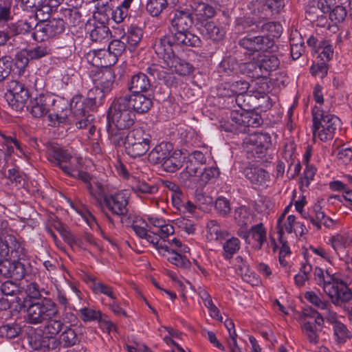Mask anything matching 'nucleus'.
<instances>
[{
    "mask_svg": "<svg viewBox=\"0 0 352 352\" xmlns=\"http://www.w3.org/2000/svg\"><path fill=\"white\" fill-rule=\"evenodd\" d=\"M219 171L217 167L203 168L198 174L199 186H204L211 179L218 177Z\"/></svg>",
    "mask_w": 352,
    "mask_h": 352,
    "instance_id": "a19ab883",
    "label": "nucleus"
},
{
    "mask_svg": "<svg viewBox=\"0 0 352 352\" xmlns=\"http://www.w3.org/2000/svg\"><path fill=\"white\" fill-rule=\"evenodd\" d=\"M50 53V50L43 45H37L34 47L27 49V54L30 57V60L41 58Z\"/></svg>",
    "mask_w": 352,
    "mask_h": 352,
    "instance_id": "680f3d73",
    "label": "nucleus"
},
{
    "mask_svg": "<svg viewBox=\"0 0 352 352\" xmlns=\"http://www.w3.org/2000/svg\"><path fill=\"white\" fill-rule=\"evenodd\" d=\"M133 191L138 195L154 194L157 191V188L154 185H149L145 182L138 181L133 186Z\"/></svg>",
    "mask_w": 352,
    "mask_h": 352,
    "instance_id": "a18cd8bd",
    "label": "nucleus"
},
{
    "mask_svg": "<svg viewBox=\"0 0 352 352\" xmlns=\"http://www.w3.org/2000/svg\"><path fill=\"white\" fill-rule=\"evenodd\" d=\"M260 27L263 32H267L268 38H279L283 32L281 23H261Z\"/></svg>",
    "mask_w": 352,
    "mask_h": 352,
    "instance_id": "09e8293b",
    "label": "nucleus"
},
{
    "mask_svg": "<svg viewBox=\"0 0 352 352\" xmlns=\"http://www.w3.org/2000/svg\"><path fill=\"white\" fill-rule=\"evenodd\" d=\"M58 314L56 304L49 298H43L28 306L25 318L28 324L34 325L46 321L44 333L50 335L48 337H55L63 327V322L60 320L54 319Z\"/></svg>",
    "mask_w": 352,
    "mask_h": 352,
    "instance_id": "f257e3e1",
    "label": "nucleus"
},
{
    "mask_svg": "<svg viewBox=\"0 0 352 352\" xmlns=\"http://www.w3.org/2000/svg\"><path fill=\"white\" fill-rule=\"evenodd\" d=\"M252 99V96L248 92L235 96V102L243 111H248L252 107L250 102Z\"/></svg>",
    "mask_w": 352,
    "mask_h": 352,
    "instance_id": "69168bd1",
    "label": "nucleus"
},
{
    "mask_svg": "<svg viewBox=\"0 0 352 352\" xmlns=\"http://www.w3.org/2000/svg\"><path fill=\"white\" fill-rule=\"evenodd\" d=\"M294 34L290 38L291 56L294 60L298 59L305 52V43L301 37L299 38V43H294Z\"/></svg>",
    "mask_w": 352,
    "mask_h": 352,
    "instance_id": "052dcab7",
    "label": "nucleus"
},
{
    "mask_svg": "<svg viewBox=\"0 0 352 352\" xmlns=\"http://www.w3.org/2000/svg\"><path fill=\"white\" fill-rule=\"evenodd\" d=\"M214 206L217 213L221 217L228 216L231 211L229 200L223 197H219L216 199Z\"/></svg>",
    "mask_w": 352,
    "mask_h": 352,
    "instance_id": "4d7b16f0",
    "label": "nucleus"
},
{
    "mask_svg": "<svg viewBox=\"0 0 352 352\" xmlns=\"http://www.w3.org/2000/svg\"><path fill=\"white\" fill-rule=\"evenodd\" d=\"M21 330L20 326L15 322L6 324L0 327V336L6 339H12L19 335Z\"/></svg>",
    "mask_w": 352,
    "mask_h": 352,
    "instance_id": "79ce46f5",
    "label": "nucleus"
},
{
    "mask_svg": "<svg viewBox=\"0 0 352 352\" xmlns=\"http://www.w3.org/2000/svg\"><path fill=\"white\" fill-rule=\"evenodd\" d=\"M34 16L37 22H49L52 8L48 5H42L40 8L35 9Z\"/></svg>",
    "mask_w": 352,
    "mask_h": 352,
    "instance_id": "0e129e2a",
    "label": "nucleus"
},
{
    "mask_svg": "<svg viewBox=\"0 0 352 352\" xmlns=\"http://www.w3.org/2000/svg\"><path fill=\"white\" fill-rule=\"evenodd\" d=\"M151 86L148 77L144 73L138 72L131 76L128 89L131 93H144L148 91Z\"/></svg>",
    "mask_w": 352,
    "mask_h": 352,
    "instance_id": "412c9836",
    "label": "nucleus"
},
{
    "mask_svg": "<svg viewBox=\"0 0 352 352\" xmlns=\"http://www.w3.org/2000/svg\"><path fill=\"white\" fill-rule=\"evenodd\" d=\"M239 71L253 78H258L264 76V74L261 72L260 67L258 59L256 61L253 60L241 63L240 64Z\"/></svg>",
    "mask_w": 352,
    "mask_h": 352,
    "instance_id": "c756f323",
    "label": "nucleus"
},
{
    "mask_svg": "<svg viewBox=\"0 0 352 352\" xmlns=\"http://www.w3.org/2000/svg\"><path fill=\"white\" fill-rule=\"evenodd\" d=\"M133 0H123L121 4L114 10L113 21L114 22H122L126 18L128 21L137 20L133 18L129 9Z\"/></svg>",
    "mask_w": 352,
    "mask_h": 352,
    "instance_id": "2f4dec72",
    "label": "nucleus"
},
{
    "mask_svg": "<svg viewBox=\"0 0 352 352\" xmlns=\"http://www.w3.org/2000/svg\"><path fill=\"white\" fill-rule=\"evenodd\" d=\"M128 98L116 97L109 108L107 132L111 137L117 136L118 131L132 126L135 120V113L129 107Z\"/></svg>",
    "mask_w": 352,
    "mask_h": 352,
    "instance_id": "f03ea898",
    "label": "nucleus"
},
{
    "mask_svg": "<svg viewBox=\"0 0 352 352\" xmlns=\"http://www.w3.org/2000/svg\"><path fill=\"white\" fill-rule=\"evenodd\" d=\"M107 94L103 93V91L99 88L94 87L90 89L88 93V98L85 99L87 107H90V109L93 105L99 106L102 104L103 100Z\"/></svg>",
    "mask_w": 352,
    "mask_h": 352,
    "instance_id": "58836bf2",
    "label": "nucleus"
},
{
    "mask_svg": "<svg viewBox=\"0 0 352 352\" xmlns=\"http://www.w3.org/2000/svg\"><path fill=\"white\" fill-rule=\"evenodd\" d=\"M85 58L89 64L96 67H108L117 63L108 49L90 50L85 55Z\"/></svg>",
    "mask_w": 352,
    "mask_h": 352,
    "instance_id": "2eb2a0df",
    "label": "nucleus"
},
{
    "mask_svg": "<svg viewBox=\"0 0 352 352\" xmlns=\"http://www.w3.org/2000/svg\"><path fill=\"white\" fill-rule=\"evenodd\" d=\"M305 298L313 305L322 310L327 309L328 307H331L327 301L320 298L314 292H307L305 294Z\"/></svg>",
    "mask_w": 352,
    "mask_h": 352,
    "instance_id": "13d9d810",
    "label": "nucleus"
},
{
    "mask_svg": "<svg viewBox=\"0 0 352 352\" xmlns=\"http://www.w3.org/2000/svg\"><path fill=\"white\" fill-rule=\"evenodd\" d=\"M28 342L31 348L36 351H45L56 349L58 342L56 337L34 333L29 336Z\"/></svg>",
    "mask_w": 352,
    "mask_h": 352,
    "instance_id": "f3484780",
    "label": "nucleus"
},
{
    "mask_svg": "<svg viewBox=\"0 0 352 352\" xmlns=\"http://www.w3.org/2000/svg\"><path fill=\"white\" fill-rule=\"evenodd\" d=\"M284 6V0H266V3L260 18L266 21L271 20L272 16L279 13Z\"/></svg>",
    "mask_w": 352,
    "mask_h": 352,
    "instance_id": "cd10ccee",
    "label": "nucleus"
},
{
    "mask_svg": "<svg viewBox=\"0 0 352 352\" xmlns=\"http://www.w3.org/2000/svg\"><path fill=\"white\" fill-rule=\"evenodd\" d=\"M111 36V32L109 28L104 23H99L96 25L90 32V38L92 41L102 42L104 40H108Z\"/></svg>",
    "mask_w": 352,
    "mask_h": 352,
    "instance_id": "72a5a7b5",
    "label": "nucleus"
},
{
    "mask_svg": "<svg viewBox=\"0 0 352 352\" xmlns=\"http://www.w3.org/2000/svg\"><path fill=\"white\" fill-rule=\"evenodd\" d=\"M241 248V243L238 238L231 237L223 243V256L226 259H230Z\"/></svg>",
    "mask_w": 352,
    "mask_h": 352,
    "instance_id": "4c0bfd02",
    "label": "nucleus"
},
{
    "mask_svg": "<svg viewBox=\"0 0 352 352\" xmlns=\"http://www.w3.org/2000/svg\"><path fill=\"white\" fill-rule=\"evenodd\" d=\"M247 243L250 244L251 239L256 243V248L260 250L267 240V232L264 225L262 223L252 226L244 235H241Z\"/></svg>",
    "mask_w": 352,
    "mask_h": 352,
    "instance_id": "6ab92c4d",
    "label": "nucleus"
},
{
    "mask_svg": "<svg viewBox=\"0 0 352 352\" xmlns=\"http://www.w3.org/2000/svg\"><path fill=\"white\" fill-rule=\"evenodd\" d=\"M167 260L172 264L184 269L189 268L190 266V261L184 256L171 250L170 255L167 257Z\"/></svg>",
    "mask_w": 352,
    "mask_h": 352,
    "instance_id": "de8ad7c7",
    "label": "nucleus"
},
{
    "mask_svg": "<svg viewBox=\"0 0 352 352\" xmlns=\"http://www.w3.org/2000/svg\"><path fill=\"white\" fill-rule=\"evenodd\" d=\"M71 106L76 127L87 129L94 121L93 116L89 114L90 107H87L85 99L79 96L73 97Z\"/></svg>",
    "mask_w": 352,
    "mask_h": 352,
    "instance_id": "9d476101",
    "label": "nucleus"
},
{
    "mask_svg": "<svg viewBox=\"0 0 352 352\" xmlns=\"http://www.w3.org/2000/svg\"><path fill=\"white\" fill-rule=\"evenodd\" d=\"M170 33L174 35L177 42L188 46L196 47L200 44L199 38L188 31L184 28H181L179 23H172L170 28Z\"/></svg>",
    "mask_w": 352,
    "mask_h": 352,
    "instance_id": "a211bd4d",
    "label": "nucleus"
},
{
    "mask_svg": "<svg viewBox=\"0 0 352 352\" xmlns=\"http://www.w3.org/2000/svg\"><path fill=\"white\" fill-rule=\"evenodd\" d=\"M195 20L198 22H203L215 14L214 8L208 4L201 1H195L191 6Z\"/></svg>",
    "mask_w": 352,
    "mask_h": 352,
    "instance_id": "b1692460",
    "label": "nucleus"
},
{
    "mask_svg": "<svg viewBox=\"0 0 352 352\" xmlns=\"http://www.w3.org/2000/svg\"><path fill=\"white\" fill-rule=\"evenodd\" d=\"M234 219L241 227L246 226L252 223L253 216L250 210L245 206H241L234 210Z\"/></svg>",
    "mask_w": 352,
    "mask_h": 352,
    "instance_id": "f704fd0d",
    "label": "nucleus"
},
{
    "mask_svg": "<svg viewBox=\"0 0 352 352\" xmlns=\"http://www.w3.org/2000/svg\"><path fill=\"white\" fill-rule=\"evenodd\" d=\"M142 35L143 32L142 28L132 25L130 29H128L126 40L129 45L136 46L141 41Z\"/></svg>",
    "mask_w": 352,
    "mask_h": 352,
    "instance_id": "49530a36",
    "label": "nucleus"
},
{
    "mask_svg": "<svg viewBox=\"0 0 352 352\" xmlns=\"http://www.w3.org/2000/svg\"><path fill=\"white\" fill-rule=\"evenodd\" d=\"M173 150V146L169 142H161L155 146L149 153L148 161L154 164H162L169 157Z\"/></svg>",
    "mask_w": 352,
    "mask_h": 352,
    "instance_id": "aec40b11",
    "label": "nucleus"
},
{
    "mask_svg": "<svg viewBox=\"0 0 352 352\" xmlns=\"http://www.w3.org/2000/svg\"><path fill=\"white\" fill-rule=\"evenodd\" d=\"M155 50L157 54L164 60L166 66L173 69L179 75L186 76L192 72V65L177 56L173 53L172 45L166 40H162L158 44H156Z\"/></svg>",
    "mask_w": 352,
    "mask_h": 352,
    "instance_id": "39448f33",
    "label": "nucleus"
},
{
    "mask_svg": "<svg viewBox=\"0 0 352 352\" xmlns=\"http://www.w3.org/2000/svg\"><path fill=\"white\" fill-rule=\"evenodd\" d=\"M330 279L324 284V292L335 305L349 301L352 298L351 290L336 274L329 272Z\"/></svg>",
    "mask_w": 352,
    "mask_h": 352,
    "instance_id": "6e6552de",
    "label": "nucleus"
},
{
    "mask_svg": "<svg viewBox=\"0 0 352 352\" xmlns=\"http://www.w3.org/2000/svg\"><path fill=\"white\" fill-rule=\"evenodd\" d=\"M271 144V137L266 133H254L247 136L243 148L248 157H261Z\"/></svg>",
    "mask_w": 352,
    "mask_h": 352,
    "instance_id": "1a4fd4ad",
    "label": "nucleus"
},
{
    "mask_svg": "<svg viewBox=\"0 0 352 352\" xmlns=\"http://www.w3.org/2000/svg\"><path fill=\"white\" fill-rule=\"evenodd\" d=\"M287 176L289 179H293L299 174L301 165L298 160H295L290 156L287 160Z\"/></svg>",
    "mask_w": 352,
    "mask_h": 352,
    "instance_id": "774afa93",
    "label": "nucleus"
},
{
    "mask_svg": "<svg viewBox=\"0 0 352 352\" xmlns=\"http://www.w3.org/2000/svg\"><path fill=\"white\" fill-rule=\"evenodd\" d=\"M11 277L16 280H21L26 274L25 265L19 261H12Z\"/></svg>",
    "mask_w": 352,
    "mask_h": 352,
    "instance_id": "e2e57ef3",
    "label": "nucleus"
},
{
    "mask_svg": "<svg viewBox=\"0 0 352 352\" xmlns=\"http://www.w3.org/2000/svg\"><path fill=\"white\" fill-rule=\"evenodd\" d=\"M313 135L320 140L327 141L333 138L334 133L340 125V120L337 116L326 113L316 106L312 110Z\"/></svg>",
    "mask_w": 352,
    "mask_h": 352,
    "instance_id": "20e7f679",
    "label": "nucleus"
},
{
    "mask_svg": "<svg viewBox=\"0 0 352 352\" xmlns=\"http://www.w3.org/2000/svg\"><path fill=\"white\" fill-rule=\"evenodd\" d=\"M78 341V337L76 331L70 327H67L60 334L58 342V344H63L64 347H70L75 345Z\"/></svg>",
    "mask_w": 352,
    "mask_h": 352,
    "instance_id": "e433bc0d",
    "label": "nucleus"
},
{
    "mask_svg": "<svg viewBox=\"0 0 352 352\" xmlns=\"http://www.w3.org/2000/svg\"><path fill=\"white\" fill-rule=\"evenodd\" d=\"M51 102L53 106V112L48 115L49 119L53 120L54 116H56V119H58L59 122H65L69 114L72 112V106L70 105V109L68 108V103L63 100H52Z\"/></svg>",
    "mask_w": 352,
    "mask_h": 352,
    "instance_id": "5701e85b",
    "label": "nucleus"
},
{
    "mask_svg": "<svg viewBox=\"0 0 352 352\" xmlns=\"http://www.w3.org/2000/svg\"><path fill=\"white\" fill-rule=\"evenodd\" d=\"M151 135L142 128H135L125 138L124 148L126 154L133 158L144 155L150 148Z\"/></svg>",
    "mask_w": 352,
    "mask_h": 352,
    "instance_id": "0eeeda50",
    "label": "nucleus"
},
{
    "mask_svg": "<svg viewBox=\"0 0 352 352\" xmlns=\"http://www.w3.org/2000/svg\"><path fill=\"white\" fill-rule=\"evenodd\" d=\"M146 72L154 79L164 80V82L167 81L166 78L169 76V74L165 72L162 66L156 64L148 66L146 69Z\"/></svg>",
    "mask_w": 352,
    "mask_h": 352,
    "instance_id": "864d4df0",
    "label": "nucleus"
},
{
    "mask_svg": "<svg viewBox=\"0 0 352 352\" xmlns=\"http://www.w3.org/2000/svg\"><path fill=\"white\" fill-rule=\"evenodd\" d=\"M120 97L128 98L129 107L134 113H146L153 106L152 98L150 96H146L143 93H123Z\"/></svg>",
    "mask_w": 352,
    "mask_h": 352,
    "instance_id": "4468645a",
    "label": "nucleus"
},
{
    "mask_svg": "<svg viewBox=\"0 0 352 352\" xmlns=\"http://www.w3.org/2000/svg\"><path fill=\"white\" fill-rule=\"evenodd\" d=\"M244 173L246 178L256 186H263L269 179L267 172L258 167H247L244 170Z\"/></svg>",
    "mask_w": 352,
    "mask_h": 352,
    "instance_id": "393cba45",
    "label": "nucleus"
},
{
    "mask_svg": "<svg viewBox=\"0 0 352 352\" xmlns=\"http://www.w3.org/2000/svg\"><path fill=\"white\" fill-rule=\"evenodd\" d=\"M19 292L18 285L12 280H6L0 285V297L14 296Z\"/></svg>",
    "mask_w": 352,
    "mask_h": 352,
    "instance_id": "3c124183",
    "label": "nucleus"
},
{
    "mask_svg": "<svg viewBox=\"0 0 352 352\" xmlns=\"http://www.w3.org/2000/svg\"><path fill=\"white\" fill-rule=\"evenodd\" d=\"M12 60L10 56L0 58V82L3 81L10 74Z\"/></svg>",
    "mask_w": 352,
    "mask_h": 352,
    "instance_id": "bf43d9fd",
    "label": "nucleus"
},
{
    "mask_svg": "<svg viewBox=\"0 0 352 352\" xmlns=\"http://www.w3.org/2000/svg\"><path fill=\"white\" fill-rule=\"evenodd\" d=\"M179 181L185 188L194 189L199 185L198 174L183 170L179 175Z\"/></svg>",
    "mask_w": 352,
    "mask_h": 352,
    "instance_id": "c9c22d12",
    "label": "nucleus"
},
{
    "mask_svg": "<svg viewBox=\"0 0 352 352\" xmlns=\"http://www.w3.org/2000/svg\"><path fill=\"white\" fill-rule=\"evenodd\" d=\"M128 193L126 191L119 192L113 195L105 197V203L108 209L118 216H125L128 212Z\"/></svg>",
    "mask_w": 352,
    "mask_h": 352,
    "instance_id": "dca6fc26",
    "label": "nucleus"
},
{
    "mask_svg": "<svg viewBox=\"0 0 352 352\" xmlns=\"http://www.w3.org/2000/svg\"><path fill=\"white\" fill-rule=\"evenodd\" d=\"M207 237L210 240H219L223 238V233L217 221H209L207 223Z\"/></svg>",
    "mask_w": 352,
    "mask_h": 352,
    "instance_id": "5fc2aeb1",
    "label": "nucleus"
},
{
    "mask_svg": "<svg viewBox=\"0 0 352 352\" xmlns=\"http://www.w3.org/2000/svg\"><path fill=\"white\" fill-rule=\"evenodd\" d=\"M51 97L49 96L40 95L30 101V112L35 118H41L49 111V104L51 103Z\"/></svg>",
    "mask_w": 352,
    "mask_h": 352,
    "instance_id": "4be33fe9",
    "label": "nucleus"
},
{
    "mask_svg": "<svg viewBox=\"0 0 352 352\" xmlns=\"http://www.w3.org/2000/svg\"><path fill=\"white\" fill-rule=\"evenodd\" d=\"M76 179L84 183L90 196L97 202H100L102 199H105V197H107L106 196V188L104 186L91 176L88 173L82 171L80 173L78 174Z\"/></svg>",
    "mask_w": 352,
    "mask_h": 352,
    "instance_id": "ddd939ff",
    "label": "nucleus"
},
{
    "mask_svg": "<svg viewBox=\"0 0 352 352\" xmlns=\"http://www.w3.org/2000/svg\"><path fill=\"white\" fill-rule=\"evenodd\" d=\"M166 7L165 0H148L146 8L151 16H157Z\"/></svg>",
    "mask_w": 352,
    "mask_h": 352,
    "instance_id": "37998d69",
    "label": "nucleus"
},
{
    "mask_svg": "<svg viewBox=\"0 0 352 352\" xmlns=\"http://www.w3.org/2000/svg\"><path fill=\"white\" fill-rule=\"evenodd\" d=\"M239 44L245 50L243 54L248 55V58H250V56H253V59H254L256 52L267 51L274 46V41L267 36H257L245 37L240 41Z\"/></svg>",
    "mask_w": 352,
    "mask_h": 352,
    "instance_id": "9b49d317",
    "label": "nucleus"
},
{
    "mask_svg": "<svg viewBox=\"0 0 352 352\" xmlns=\"http://www.w3.org/2000/svg\"><path fill=\"white\" fill-rule=\"evenodd\" d=\"M80 318L84 322L98 320L100 318L102 313L88 307H83L79 310Z\"/></svg>",
    "mask_w": 352,
    "mask_h": 352,
    "instance_id": "603ef678",
    "label": "nucleus"
},
{
    "mask_svg": "<svg viewBox=\"0 0 352 352\" xmlns=\"http://www.w3.org/2000/svg\"><path fill=\"white\" fill-rule=\"evenodd\" d=\"M91 288L96 294H104L112 300H116V296L113 288L103 283L94 280Z\"/></svg>",
    "mask_w": 352,
    "mask_h": 352,
    "instance_id": "c03bdc74",
    "label": "nucleus"
},
{
    "mask_svg": "<svg viewBox=\"0 0 352 352\" xmlns=\"http://www.w3.org/2000/svg\"><path fill=\"white\" fill-rule=\"evenodd\" d=\"M239 67L240 65L235 57L228 56L224 58L220 63L218 72L222 75L237 74L239 70Z\"/></svg>",
    "mask_w": 352,
    "mask_h": 352,
    "instance_id": "7c9ffc66",
    "label": "nucleus"
},
{
    "mask_svg": "<svg viewBox=\"0 0 352 352\" xmlns=\"http://www.w3.org/2000/svg\"><path fill=\"white\" fill-rule=\"evenodd\" d=\"M125 43L120 39L113 40L108 45L109 51L114 56L116 61H118V57L125 51Z\"/></svg>",
    "mask_w": 352,
    "mask_h": 352,
    "instance_id": "6e6d98bb",
    "label": "nucleus"
},
{
    "mask_svg": "<svg viewBox=\"0 0 352 352\" xmlns=\"http://www.w3.org/2000/svg\"><path fill=\"white\" fill-rule=\"evenodd\" d=\"M50 23H36L32 32V38L36 41H43L50 36L52 32L50 28Z\"/></svg>",
    "mask_w": 352,
    "mask_h": 352,
    "instance_id": "ea45409f",
    "label": "nucleus"
},
{
    "mask_svg": "<svg viewBox=\"0 0 352 352\" xmlns=\"http://www.w3.org/2000/svg\"><path fill=\"white\" fill-rule=\"evenodd\" d=\"M296 217L294 215L290 214L285 219V214H282L277 221L276 230L280 242L283 241L284 230L287 233L291 234L293 232H296L295 228Z\"/></svg>",
    "mask_w": 352,
    "mask_h": 352,
    "instance_id": "bb28decb",
    "label": "nucleus"
},
{
    "mask_svg": "<svg viewBox=\"0 0 352 352\" xmlns=\"http://www.w3.org/2000/svg\"><path fill=\"white\" fill-rule=\"evenodd\" d=\"M258 55L260 67L261 72L264 74V76L278 67L280 61L276 56L270 54Z\"/></svg>",
    "mask_w": 352,
    "mask_h": 352,
    "instance_id": "c85d7f7f",
    "label": "nucleus"
},
{
    "mask_svg": "<svg viewBox=\"0 0 352 352\" xmlns=\"http://www.w3.org/2000/svg\"><path fill=\"white\" fill-rule=\"evenodd\" d=\"M204 25L203 31L212 40L219 41L223 39L225 35V30L221 26V23H203Z\"/></svg>",
    "mask_w": 352,
    "mask_h": 352,
    "instance_id": "473e14b6",
    "label": "nucleus"
},
{
    "mask_svg": "<svg viewBox=\"0 0 352 352\" xmlns=\"http://www.w3.org/2000/svg\"><path fill=\"white\" fill-rule=\"evenodd\" d=\"M8 86L10 92L7 96L9 104L16 110L23 109L30 97L28 87L18 80H11Z\"/></svg>",
    "mask_w": 352,
    "mask_h": 352,
    "instance_id": "f8f14e48",
    "label": "nucleus"
},
{
    "mask_svg": "<svg viewBox=\"0 0 352 352\" xmlns=\"http://www.w3.org/2000/svg\"><path fill=\"white\" fill-rule=\"evenodd\" d=\"M48 160L62 171L70 177L76 178L78 173L82 170L80 168V160L57 144H50L47 147Z\"/></svg>",
    "mask_w": 352,
    "mask_h": 352,
    "instance_id": "7ed1b4c3",
    "label": "nucleus"
},
{
    "mask_svg": "<svg viewBox=\"0 0 352 352\" xmlns=\"http://www.w3.org/2000/svg\"><path fill=\"white\" fill-rule=\"evenodd\" d=\"M161 165L165 171L174 173L183 166V162L175 155L170 154Z\"/></svg>",
    "mask_w": 352,
    "mask_h": 352,
    "instance_id": "8fccbe9b",
    "label": "nucleus"
},
{
    "mask_svg": "<svg viewBox=\"0 0 352 352\" xmlns=\"http://www.w3.org/2000/svg\"><path fill=\"white\" fill-rule=\"evenodd\" d=\"M309 341L316 344L318 342V335L315 328V324L310 322H305L302 326Z\"/></svg>",
    "mask_w": 352,
    "mask_h": 352,
    "instance_id": "338daca9",
    "label": "nucleus"
},
{
    "mask_svg": "<svg viewBox=\"0 0 352 352\" xmlns=\"http://www.w3.org/2000/svg\"><path fill=\"white\" fill-rule=\"evenodd\" d=\"M94 78V82L96 88L102 90L104 94H109L113 87L115 76L111 71L98 72Z\"/></svg>",
    "mask_w": 352,
    "mask_h": 352,
    "instance_id": "a878e982",
    "label": "nucleus"
},
{
    "mask_svg": "<svg viewBox=\"0 0 352 352\" xmlns=\"http://www.w3.org/2000/svg\"><path fill=\"white\" fill-rule=\"evenodd\" d=\"M263 121L259 114L252 111H233L230 120L224 123L225 131L233 133H245L248 127H257Z\"/></svg>",
    "mask_w": 352,
    "mask_h": 352,
    "instance_id": "423d86ee",
    "label": "nucleus"
}]
</instances>
